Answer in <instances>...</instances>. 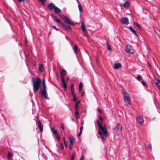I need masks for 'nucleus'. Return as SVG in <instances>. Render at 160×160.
Masks as SVG:
<instances>
[{
	"label": "nucleus",
	"mask_w": 160,
	"mask_h": 160,
	"mask_svg": "<svg viewBox=\"0 0 160 160\" xmlns=\"http://www.w3.org/2000/svg\"><path fill=\"white\" fill-rule=\"evenodd\" d=\"M32 81L33 86V90L34 92L37 91L39 89L41 84V80L39 77L36 78H32Z\"/></svg>",
	"instance_id": "1"
},
{
	"label": "nucleus",
	"mask_w": 160,
	"mask_h": 160,
	"mask_svg": "<svg viewBox=\"0 0 160 160\" xmlns=\"http://www.w3.org/2000/svg\"><path fill=\"white\" fill-rule=\"evenodd\" d=\"M39 94L44 97L46 99H49V98H48V93L46 91V86L44 79L43 80L42 88L41 89V92H39Z\"/></svg>",
	"instance_id": "2"
},
{
	"label": "nucleus",
	"mask_w": 160,
	"mask_h": 160,
	"mask_svg": "<svg viewBox=\"0 0 160 160\" xmlns=\"http://www.w3.org/2000/svg\"><path fill=\"white\" fill-rule=\"evenodd\" d=\"M97 123L98 128L102 131V134L106 137H108L109 135V133L108 132L107 128L105 127H103L98 120L97 121Z\"/></svg>",
	"instance_id": "3"
},
{
	"label": "nucleus",
	"mask_w": 160,
	"mask_h": 160,
	"mask_svg": "<svg viewBox=\"0 0 160 160\" xmlns=\"http://www.w3.org/2000/svg\"><path fill=\"white\" fill-rule=\"evenodd\" d=\"M122 93L123 95V100L125 103L127 105H130L131 102L129 93L125 92H122Z\"/></svg>",
	"instance_id": "4"
},
{
	"label": "nucleus",
	"mask_w": 160,
	"mask_h": 160,
	"mask_svg": "<svg viewBox=\"0 0 160 160\" xmlns=\"http://www.w3.org/2000/svg\"><path fill=\"white\" fill-rule=\"evenodd\" d=\"M62 19L67 23L72 26L75 25V23L72 22L71 20L69 19V18H68V17L65 16H63L62 18Z\"/></svg>",
	"instance_id": "5"
},
{
	"label": "nucleus",
	"mask_w": 160,
	"mask_h": 160,
	"mask_svg": "<svg viewBox=\"0 0 160 160\" xmlns=\"http://www.w3.org/2000/svg\"><path fill=\"white\" fill-rule=\"evenodd\" d=\"M136 119L137 123L140 125H142L144 122L143 117L140 115L137 116Z\"/></svg>",
	"instance_id": "6"
},
{
	"label": "nucleus",
	"mask_w": 160,
	"mask_h": 160,
	"mask_svg": "<svg viewBox=\"0 0 160 160\" xmlns=\"http://www.w3.org/2000/svg\"><path fill=\"white\" fill-rule=\"evenodd\" d=\"M125 51L127 52L132 54L134 53V50L132 49L131 46L129 44L127 45Z\"/></svg>",
	"instance_id": "7"
},
{
	"label": "nucleus",
	"mask_w": 160,
	"mask_h": 160,
	"mask_svg": "<svg viewBox=\"0 0 160 160\" xmlns=\"http://www.w3.org/2000/svg\"><path fill=\"white\" fill-rule=\"evenodd\" d=\"M121 21L123 24L128 25L129 23L128 19L127 18H122L120 19Z\"/></svg>",
	"instance_id": "8"
},
{
	"label": "nucleus",
	"mask_w": 160,
	"mask_h": 160,
	"mask_svg": "<svg viewBox=\"0 0 160 160\" xmlns=\"http://www.w3.org/2000/svg\"><path fill=\"white\" fill-rule=\"evenodd\" d=\"M81 27L82 32L84 33L86 35L87 34V30L85 28V25L83 21H82L81 26Z\"/></svg>",
	"instance_id": "9"
},
{
	"label": "nucleus",
	"mask_w": 160,
	"mask_h": 160,
	"mask_svg": "<svg viewBox=\"0 0 160 160\" xmlns=\"http://www.w3.org/2000/svg\"><path fill=\"white\" fill-rule=\"evenodd\" d=\"M60 24L62 27L65 30H68L69 29H71V28L70 26L64 24L62 22H61Z\"/></svg>",
	"instance_id": "10"
},
{
	"label": "nucleus",
	"mask_w": 160,
	"mask_h": 160,
	"mask_svg": "<svg viewBox=\"0 0 160 160\" xmlns=\"http://www.w3.org/2000/svg\"><path fill=\"white\" fill-rule=\"evenodd\" d=\"M55 7L56 6L55 4L52 2H51L47 6L48 8L50 10H52L53 9H54Z\"/></svg>",
	"instance_id": "11"
},
{
	"label": "nucleus",
	"mask_w": 160,
	"mask_h": 160,
	"mask_svg": "<svg viewBox=\"0 0 160 160\" xmlns=\"http://www.w3.org/2000/svg\"><path fill=\"white\" fill-rule=\"evenodd\" d=\"M51 16L52 17V18L55 21H56L57 22L59 23V24L62 21H60V20L58 19L57 17L54 15L53 14H51Z\"/></svg>",
	"instance_id": "12"
},
{
	"label": "nucleus",
	"mask_w": 160,
	"mask_h": 160,
	"mask_svg": "<svg viewBox=\"0 0 160 160\" xmlns=\"http://www.w3.org/2000/svg\"><path fill=\"white\" fill-rule=\"evenodd\" d=\"M38 123L40 131L41 132H42L43 131V126L41 124L40 121L39 120H38Z\"/></svg>",
	"instance_id": "13"
},
{
	"label": "nucleus",
	"mask_w": 160,
	"mask_h": 160,
	"mask_svg": "<svg viewBox=\"0 0 160 160\" xmlns=\"http://www.w3.org/2000/svg\"><path fill=\"white\" fill-rule=\"evenodd\" d=\"M66 72L64 69H62L60 72V75L61 76V79H62V78H64L63 76L65 75L66 74Z\"/></svg>",
	"instance_id": "14"
},
{
	"label": "nucleus",
	"mask_w": 160,
	"mask_h": 160,
	"mask_svg": "<svg viewBox=\"0 0 160 160\" xmlns=\"http://www.w3.org/2000/svg\"><path fill=\"white\" fill-rule=\"evenodd\" d=\"M121 68V64L119 63H116L114 64V68L115 69H118Z\"/></svg>",
	"instance_id": "15"
},
{
	"label": "nucleus",
	"mask_w": 160,
	"mask_h": 160,
	"mask_svg": "<svg viewBox=\"0 0 160 160\" xmlns=\"http://www.w3.org/2000/svg\"><path fill=\"white\" fill-rule=\"evenodd\" d=\"M129 28L131 31L135 35L137 36H138V32L136 31L135 30L133 29L131 27H130Z\"/></svg>",
	"instance_id": "16"
},
{
	"label": "nucleus",
	"mask_w": 160,
	"mask_h": 160,
	"mask_svg": "<svg viewBox=\"0 0 160 160\" xmlns=\"http://www.w3.org/2000/svg\"><path fill=\"white\" fill-rule=\"evenodd\" d=\"M62 81L64 88L65 90H66L67 88V85L65 82V78H62Z\"/></svg>",
	"instance_id": "17"
},
{
	"label": "nucleus",
	"mask_w": 160,
	"mask_h": 160,
	"mask_svg": "<svg viewBox=\"0 0 160 160\" xmlns=\"http://www.w3.org/2000/svg\"><path fill=\"white\" fill-rule=\"evenodd\" d=\"M72 48L74 51V52L76 54H77L78 52V46L77 45H75L73 47H72Z\"/></svg>",
	"instance_id": "18"
},
{
	"label": "nucleus",
	"mask_w": 160,
	"mask_h": 160,
	"mask_svg": "<svg viewBox=\"0 0 160 160\" xmlns=\"http://www.w3.org/2000/svg\"><path fill=\"white\" fill-rule=\"evenodd\" d=\"M54 10L56 13H59L61 12V10L56 6L55 7Z\"/></svg>",
	"instance_id": "19"
},
{
	"label": "nucleus",
	"mask_w": 160,
	"mask_h": 160,
	"mask_svg": "<svg viewBox=\"0 0 160 160\" xmlns=\"http://www.w3.org/2000/svg\"><path fill=\"white\" fill-rule=\"evenodd\" d=\"M70 143L71 144H73L75 141V138L72 136H70L69 137Z\"/></svg>",
	"instance_id": "20"
},
{
	"label": "nucleus",
	"mask_w": 160,
	"mask_h": 160,
	"mask_svg": "<svg viewBox=\"0 0 160 160\" xmlns=\"http://www.w3.org/2000/svg\"><path fill=\"white\" fill-rule=\"evenodd\" d=\"M38 70L40 72H42L43 71V68L42 64H40L39 65Z\"/></svg>",
	"instance_id": "21"
},
{
	"label": "nucleus",
	"mask_w": 160,
	"mask_h": 160,
	"mask_svg": "<svg viewBox=\"0 0 160 160\" xmlns=\"http://www.w3.org/2000/svg\"><path fill=\"white\" fill-rule=\"evenodd\" d=\"M130 5V3L129 2L126 1L123 4V6L124 7H128Z\"/></svg>",
	"instance_id": "22"
},
{
	"label": "nucleus",
	"mask_w": 160,
	"mask_h": 160,
	"mask_svg": "<svg viewBox=\"0 0 160 160\" xmlns=\"http://www.w3.org/2000/svg\"><path fill=\"white\" fill-rule=\"evenodd\" d=\"M12 156V153L10 152H8L7 157V159L9 160L11 159V158Z\"/></svg>",
	"instance_id": "23"
},
{
	"label": "nucleus",
	"mask_w": 160,
	"mask_h": 160,
	"mask_svg": "<svg viewBox=\"0 0 160 160\" xmlns=\"http://www.w3.org/2000/svg\"><path fill=\"white\" fill-rule=\"evenodd\" d=\"M80 101L78 100V101H76L75 106V108L76 110H78V104L80 103Z\"/></svg>",
	"instance_id": "24"
},
{
	"label": "nucleus",
	"mask_w": 160,
	"mask_h": 160,
	"mask_svg": "<svg viewBox=\"0 0 160 160\" xmlns=\"http://www.w3.org/2000/svg\"><path fill=\"white\" fill-rule=\"evenodd\" d=\"M75 156V152L74 151L73 152L72 154L71 155V160H74Z\"/></svg>",
	"instance_id": "25"
},
{
	"label": "nucleus",
	"mask_w": 160,
	"mask_h": 160,
	"mask_svg": "<svg viewBox=\"0 0 160 160\" xmlns=\"http://www.w3.org/2000/svg\"><path fill=\"white\" fill-rule=\"evenodd\" d=\"M76 117L77 118H78L79 117V115L78 110H76V111L75 112Z\"/></svg>",
	"instance_id": "26"
},
{
	"label": "nucleus",
	"mask_w": 160,
	"mask_h": 160,
	"mask_svg": "<svg viewBox=\"0 0 160 160\" xmlns=\"http://www.w3.org/2000/svg\"><path fill=\"white\" fill-rule=\"evenodd\" d=\"M55 137L57 140L58 141H60V136L58 134L55 135Z\"/></svg>",
	"instance_id": "27"
},
{
	"label": "nucleus",
	"mask_w": 160,
	"mask_h": 160,
	"mask_svg": "<svg viewBox=\"0 0 160 160\" xmlns=\"http://www.w3.org/2000/svg\"><path fill=\"white\" fill-rule=\"evenodd\" d=\"M51 130L52 132H53V133L54 134V135H55L58 134L57 130L55 129L54 128H52Z\"/></svg>",
	"instance_id": "28"
},
{
	"label": "nucleus",
	"mask_w": 160,
	"mask_h": 160,
	"mask_svg": "<svg viewBox=\"0 0 160 160\" xmlns=\"http://www.w3.org/2000/svg\"><path fill=\"white\" fill-rule=\"evenodd\" d=\"M78 7L79 9V11L80 12H82V5L81 4H78Z\"/></svg>",
	"instance_id": "29"
},
{
	"label": "nucleus",
	"mask_w": 160,
	"mask_h": 160,
	"mask_svg": "<svg viewBox=\"0 0 160 160\" xmlns=\"http://www.w3.org/2000/svg\"><path fill=\"white\" fill-rule=\"evenodd\" d=\"M134 23H135V24L137 26V27L139 29H141V26H140V25L137 22H135Z\"/></svg>",
	"instance_id": "30"
},
{
	"label": "nucleus",
	"mask_w": 160,
	"mask_h": 160,
	"mask_svg": "<svg viewBox=\"0 0 160 160\" xmlns=\"http://www.w3.org/2000/svg\"><path fill=\"white\" fill-rule=\"evenodd\" d=\"M71 91H74V85L73 84H72L71 86Z\"/></svg>",
	"instance_id": "31"
},
{
	"label": "nucleus",
	"mask_w": 160,
	"mask_h": 160,
	"mask_svg": "<svg viewBox=\"0 0 160 160\" xmlns=\"http://www.w3.org/2000/svg\"><path fill=\"white\" fill-rule=\"evenodd\" d=\"M142 76L141 75H139L137 77V79L138 81H140L141 79Z\"/></svg>",
	"instance_id": "32"
},
{
	"label": "nucleus",
	"mask_w": 160,
	"mask_h": 160,
	"mask_svg": "<svg viewBox=\"0 0 160 160\" xmlns=\"http://www.w3.org/2000/svg\"><path fill=\"white\" fill-rule=\"evenodd\" d=\"M107 48H108V49L110 51L112 49V48H111L110 46L108 44V43L107 42Z\"/></svg>",
	"instance_id": "33"
},
{
	"label": "nucleus",
	"mask_w": 160,
	"mask_h": 160,
	"mask_svg": "<svg viewBox=\"0 0 160 160\" xmlns=\"http://www.w3.org/2000/svg\"><path fill=\"white\" fill-rule=\"evenodd\" d=\"M64 145L65 146V147L66 148H67L68 147V143H67V142L66 141H64Z\"/></svg>",
	"instance_id": "34"
},
{
	"label": "nucleus",
	"mask_w": 160,
	"mask_h": 160,
	"mask_svg": "<svg viewBox=\"0 0 160 160\" xmlns=\"http://www.w3.org/2000/svg\"><path fill=\"white\" fill-rule=\"evenodd\" d=\"M141 83L144 86H146L147 84L146 82L145 81H142Z\"/></svg>",
	"instance_id": "35"
},
{
	"label": "nucleus",
	"mask_w": 160,
	"mask_h": 160,
	"mask_svg": "<svg viewBox=\"0 0 160 160\" xmlns=\"http://www.w3.org/2000/svg\"><path fill=\"white\" fill-rule=\"evenodd\" d=\"M159 83H155L156 85L158 88L160 89V85H159Z\"/></svg>",
	"instance_id": "36"
},
{
	"label": "nucleus",
	"mask_w": 160,
	"mask_h": 160,
	"mask_svg": "<svg viewBox=\"0 0 160 160\" xmlns=\"http://www.w3.org/2000/svg\"><path fill=\"white\" fill-rule=\"evenodd\" d=\"M73 97V101H77V99L76 98V95H74Z\"/></svg>",
	"instance_id": "37"
},
{
	"label": "nucleus",
	"mask_w": 160,
	"mask_h": 160,
	"mask_svg": "<svg viewBox=\"0 0 160 160\" xmlns=\"http://www.w3.org/2000/svg\"><path fill=\"white\" fill-rule=\"evenodd\" d=\"M119 125L118 124L116 126V127L115 128V129L116 130H118L119 129Z\"/></svg>",
	"instance_id": "38"
},
{
	"label": "nucleus",
	"mask_w": 160,
	"mask_h": 160,
	"mask_svg": "<svg viewBox=\"0 0 160 160\" xmlns=\"http://www.w3.org/2000/svg\"><path fill=\"white\" fill-rule=\"evenodd\" d=\"M155 80L156 81V82L155 83H160V81L159 79L158 78H155Z\"/></svg>",
	"instance_id": "39"
},
{
	"label": "nucleus",
	"mask_w": 160,
	"mask_h": 160,
	"mask_svg": "<svg viewBox=\"0 0 160 160\" xmlns=\"http://www.w3.org/2000/svg\"><path fill=\"white\" fill-rule=\"evenodd\" d=\"M148 148L149 149H152V145H151V144H149L148 145Z\"/></svg>",
	"instance_id": "40"
},
{
	"label": "nucleus",
	"mask_w": 160,
	"mask_h": 160,
	"mask_svg": "<svg viewBox=\"0 0 160 160\" xmlns=\"http://www.w3.org/2000/svg\"><path fill=\"white\" fill-rule=\"evenodd\" d=\"M61 127L62 129L64 130V125L63 123L61 124Z\"/></svg>",
	"instance_id": "41"
},
{
	"label": "nucleus",
	"mask_w": 160,
	"mask_h": 160,
	"mask_svg": "<svg viewBox=\"0 0 160 160\" xmlns=\"http://www.w3.org/2000/svg\"><path fill=\"white\" fill-rule=\"evenodd\" d=\"M82 82H80L79 85V88H82Z\"/></svg>",
	"instance_id": "42"
},
{
	"label": "nucleus",
	"mask_w": 160,
	"mask_h": 160,
	"mask_svg": "<svg viewBox=\"0 0 160 160\" xmlns=\"http://www.w3.org/2000/svg\"><path fill=\"white\" fill-rule=\"evenodd\" d=\"M103 136L104 135H102L100 136L102 138V139L103 141H104L105 140V138Z\"/></svg>",
	"instance_id": "43"
},
{
	"label": "nucleus",
	"mask_w": 160,
	"mask_h": 160,
	"mask_svg": "<svg viewBox=\"0 0 160 160\" xmlns=\"http://www.w3.org/2000/svg\"><path fill=\"white\" fill-rule=\"evenodd\" d=\"M60 146L62 149H64V146L62 143H60Z\"/></svg>",
	"instance_id": "44"
},
{
	"label": "nucleus",
	"mask_w": 160,
	"mask_h": 160,
	"mask_svg": "<svg viewBox=\"0 0 160 160\" xmlns=\"http://www.w3.org/2000/svg\"><path fill=\"white\" fill-rule=\"evenodd\" d=\"M98 133L100 136H101L103 135L102 133L99 130H98Z\"/></svg>",
	"instance_id": "45"
},
{
	"label": "nucleus",
	"mask_w": 160,
	"mask_h": 160,
	"mask_svg": "<svg viewBox=\"0 0 160 160\" xmlns=\"http://www.w3.org/2000/svg\"><path fill=\"white\" fill-rule=\"evenodd\" d=\"M70 45L72 46V47L74 46H73V43L72 41L70 42Z\"/></svg>",
	"instance_id": "46"
},
{
	"label": "nucleus",
	"mask_w": 160,
	"mask_h": 160,
	"mask_svg": "<svg viewBox=\"0 0 160 160\" xmlns=\"http://www.w3.org/2000/svg\"><path fill=\"white\" fill-rule=\"evenodd\" d=\"M84 158V156H82L80 159L79 160H83Z\"/></svg>",
	"instance_id": "47"
},
{
	"label": "nucleus",
	"mask_w": 160,
	"mask_h": 160,
	"mask_svg": "<svg viewBox=\"0 0 160 160\" xmlns=\"http://www.w3.org/2000/svg\"><path fill=\"white\" fill-rule=\"evenodd\" d=\"M71 92L72 94V95H73V96H74V95H76L74 93V91H71Z\"/></svg>",
	"instance_id": "48"
},
{
	"label": "nucleus",
	"mask_w": 160,
	"mask_h": 160,
	"mask_svg": "<svg viewBox=\"0 0 160 160\" xmlns=\"http://www.w3.org/2000/svg\"><path fill=\"white\" fill-rule=\"evenodd\" d=\"M73 144H70V145H69V148L70 149H71L72 148V146Z\"/></svg>",
	"instance_id": "49"
},
{
	"label": "nucleus",
	"mask_w": 160,
	"mask_h": 160,
	"mask_svg": "<svg viewBox=\"0 0 160 160\" xmlns=\"http://www.w3.org/2000/svg\"><path fill=\"white\" fill-rule=\"evenodd\" d=\"M83 128V127L82 126H81L80 128V131H82Z\"/></svg>",
	"instance_id": "50"
},
{
	"label": "nucleus",
	"mask_w": 160,
	"mask_h": 160,
	"mask_svg": "<svg viewBox=\"0 0 160 160\" xmlns=\"http://www.w3.org/2000/svg\"><path fill=\"white\" fill-rule=\"evenodd\" d=\"M98 111L100 113H102V111L100 110L99 108L98 109Z\"/></svg>",
	"instance_id": "51"
},
{
	"label": "nucleus",
	"mask_w": 160,
	"mask_h": 160,
	"mask_svg": "<svg viewBox=\"0 0 160 160\" xmlns=\"http://www.w3.org/2000/svg\"><path fill=\"white\" fill-rule=\"evenodd\" d=\"M82 131H80V132H79V133H78V136L79 137H80V136L81 134H82Z\"/></svg>",
	"instance_id": "52"
},
{
	"label": "nucleus",
	"mask_w": 160,
	"mask_h": 160,
	"mask_svg": "<svg viewBox=\"0 0 160 160\" xmlns=\"http://www.w3.org/2000/svg\"><path fill=\"white\" fill-rule=\"evenodd\" d=\"M85 93L84 92H82L81 94V96L82 97L84 96Z\"/></svg>",
	"instance_id": "53"
},
{
	"label": "nucleus",
	"mask_w": 160,
	"mask_h": 160,
	"mask_svg": "<svg viewBox=\"0 0 160 160\" xmlns=\"http://www.w3.org/2000/svg\"><path fill=\"white\" fill-rule=\"evenodd\" d=\"M22 2H24L26 3H27L28 0H22Z\"/></svg>",
	"instance_id": "54"
},
{
	"label": "nucleus",
	"mask_w": 160,
	"mask_h": 160,
	"mask_svg": "<svg viewBox=\"0 0 160 160\" xmlns=\"http://www.w3.org/2000/svg\"><path fill=\"white\" fill-rule=\"evenodd\" d=\"M99 120L100 121H102L103 120V118L101 117H99Z\"/></svg>",
	"instance_id": "55"
},
{
	"label": "nucleus",
	"mask_w": 160,
	"mask_h": 160,
	"mask_svg": "<svg viewBox=\"0 0 160 160\" xmlns=\"http://www.w3.org/2000/svg\"><path fill=\"white\" fill-rule=\"evenodd\" d=\"M40 2H44L46 0H38Z\"/></svg>",
	"instance_id": "56"
},
{
	"label": "nucleus",
	"mask_w": 160,
	"mask_h": 160,
	"mask_svg": "<svg viewBox=\"0 0 160 160\" xmlns=\"http://www.w3.org/2000/svg\"><path fill=\"white\" fill-rule=\"evenodd\" d=\"M52 28H54V29H56V26H53Z\"/></svg>",
	"instance_id": "57"
},
{
	"label": "nucleus",
	"mask_w": 160,
	"mask_h": 160,
	"mask_svg": "<svg viewBox=\"0 0 160 160\" xmlns=\"http://www.w3.org/2000/svg\"><path fill=\"white\" fill-rule=\"evenodd\" d=\"M82 89V88H79V92H80L81 91Z\"/></svg>",
	"instance_id": "58"
},
{
	"label": "nucleus",
	"mask_w": 160,
	"mask_h": 160,
	"mask_svg": "<svg viewBox=\"0 0 160 160\" xmlns=\"http://www.w3.org/2000/svg\"><path fill=\"white\" fill-rule=\"evenodd\" d=\"M19 2L20 3L21 1H22V0H18Z\"/></svg>",
	"instance_id": "59"
},
{
	"label": "nucleus",
	"mask_w": 160,
	"mask_h": 160,
	"mask_svg": "<svg viewBox=\"0 0 160 160\" xmlns=\"http://www.w3.org/2000/svg\"><path fill=\"white\" fill-rule=\"evenodd\" d=\"M63 139L64 141H65V138L64 137H63Z\"/></svg>",
	"instance_id": "60"
},
{
	"label": "nucleus",
	"mask_w": 160,
	"mask_h": 160,
	"mask_svg": "<svg viewBox=\"0 0 160 160\" xmlns=\"http://www.w3.org/2000/svg\"><path fill=\"white\" fill-rule=\"evenodd\" d=\"M69 79V78H67V81H68Z\"/></svg>",
	"instance_id": "61"
},
{
	"label": "nucleus",
	"mask_w": 160,
	"mask_h": 160,
	"mask_svg": "<svg viewBox=\"0 0 160 160\" xmlns=\"http://www.w3.org/2000/svg\"><path fill=\"white\" fill-rule=\"evenodd\" d=\"M82 125H83V122H82Z\"/></svg>",
	"instance_id": "62"
}]
</instances>
